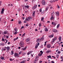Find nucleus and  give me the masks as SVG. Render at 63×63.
Returning a JSON list of instances; mask_svg holds the SVG:
<instances>
[{
	"label": "nucleus",
	"mask_w": 63,
	"mask_h": 63,
	"mask_svg": "<svg viewBox=\"0 0 63 63\" xmlns=\"http://www.w3.org/2000/svg\"><path fill=\"white\" fill-rule=\"evenodd\" d=\"M25 55V53H24L22 54V55Z\"/></svg>",
	"instance_id": "obj_44"
},
{
	"label": "nucleus",
	"mask_w": 63,
	"mask_h": 63,
	"mask_svg": "<svg viewBox=\"0 0 63 63\" xmlns=\"http://www.w3.org/2000/svg\"><path fill=\"white\" fill-rule=\"evenodd\" d=\"M19 45L21 47H24L25 45L24 41H21L19 43Z\"/></svg>",
	"instance_id": "obj_1"
},
{
	"label": "nucleus",
	"mask_w": 63,
	"mask_h": 63,
	"mask_svg": "<svg viewBox=\"0 0 63 63\" xmlns=\"http://www.w3.org/2000/svg\"><path fill=\"white\" fill-rule=\"evenodd\" d=\"M24 18H25L24 17H22V19H23V20L24 19Z\"/></svg>",
	"instance_id": "obj_57"
},
{
	"label": "nucleus",
	"mask_w": 63,
	"mask_h": 63,
	"mask_svg": "<svg viewBox=\"0 0 63 63\" xmlns=\"http://www.w3.org/2000/svg\"><path fill=\"white\" fill-rule=\"evenodd\" d=\"M41 42V39L40 38H38L36 40V42L39 43V42Z\"/></svg>",
	"instance_id": "obj_8"
},
{
	"label": "nucleus",
	"mask_w": 63,
	"mask_h": 63,
	"mask_svg": "<svg viewBox=\"0 0 63 63\" xmlns=\"http://www.w3.org/2000/svg\"><path fill=\"white\" fill-rule=\"evenodd\" d=\"M43 54L40 53H39V54H38V55L39 56H42V54Z\"/></svg>",
	"instance_id": "obj_22"
},
{
	"label": "nucleus",
	"mask_w": 63,
	"mask_h": 63,
	"mask_svg": "<svg viewBox=\"0 0 63 63\" xmlns=\"http://www.w3.org/2000/svg\"><path fill=\"white\" fill-rule=\"evenodd\" d=\"M45 44L44 45V46H45L46 45H47V42H45Z\"/></svg>",
	"instance_id": "obj_43"
},
{
	"label": "nucleus",
	"mask_w": 63,
	"mask_h": 63,
	"mask_svg": "<svg viewBox=\"0 0 63 63\" xmlns=\"http://www.w3.org/2000/svg\"><path fill=\"white\" fill-rule=\"evenodd\" d=\"M1 46H4V44H3V43H1Z\"/></svg>",
	"instance_id": "obj_41"
},
{
	"label": "nucleus",
	"mask_w": 63,
	"mask_h": 63,
	"mask_svg": "<svg viewBox=\"0 0 63 63\" xmlns=\"http://www.w3.org/2000/svg\"><path fill=\"white\" fill-rule=\"evenodd\" d=\"M40 53H42V54H43V51H40Z\"/></svg>",
	"instance_id": "obj_45"
},
{
	"label": "nucleus",
	"mask_w": 63,
	"mask_h": 63,
	"mask_svg": "<svg viewBox=\"0 0 63 63\" xmlns=\"http://www.w3.org/2000/svg\"><path fill=\"white\" fill-rule=\"evenodd\" d=\"M42 4L43 5H46V1L45 0H43L42 1Z\"/></svg>",
	"instance_id": "obj_6"
},
{
	"label": "nucleus",
	"mask_w": 63,
	"mask_h": 63,
	"mask_svg": "<svg viewBox=\"0 0 63 63\" xmlns=\"http://www.w3.org/2000/svg\"><path fill=\"white\" fill-rule=\"evenodd\" d=\"M10 61H13V59H10Z\"/></svg>",
	"instance_id": "obj_48"
},
{
	"label": "nucleus",
	"mask_w": 63,
	"mask_h": 63,
	"mask_svg": "<svg viewBox=\"0 0 63 63\" xmlns=\"http://www.w3.org/2000/svg\"><path fill=\"white\" fill-rule=\"evenodd\" d=\"M19 54H21V53H22L21 51H20L19 52Z\"/></svg>",
	"instance_id": "obj_40"
},
{
	"label": "nucleus",
	"mask_w": 63,
	"mask_h": 63,
	"mask_svg": "<svg viewBox=\"0 0 63 63\" xmlns=\"http://www.w3.org/2000/svg\"><path fill=\"white\" fill-rule=\"evenodd\" d=\"M2 41H4V39L2 38Z\"/></svg>",
	"instance_id": "obj_58"
},
{
	"label": "nucleus",
	"mask_w": 63,
	"mask_h": 63,
	"mask_svg": "<svg viewBox=\"0 0 63 63\" xmlns=\"http://www.w3.org/2000/svg\"><path fill=\"white\" fill-rule=\"evenodd\" d=\"M14 30L15 31V32H17V28H16L14 29Z\"/></svg>",
	"instance_id": "obj_21"
},
{
	"label": "nucleus",
	"mask_w": 63,
	"mask_h": 63,
	"mask_svg": "<svg viewBox=\"0 0 63 63\" xmlns=\"http://www.w3.org/2000/svg\"><path fill=\"white\" fill-rule=\"evenodd\" d=\"M51 52V51L50 50H48L46 52V53H49V52Z\"/></svg>",
	"instance_id": "obj_18"
},
{
	"label": "nucleus",
	"mask_w": 63,
	"mask_h": 63,
	"mask_svg": "<svg viewBox=\"0 0 63 63\" xmlns=\"http://www.w3.org/2000/svg\"><path fill=\"white\" fill-rule=\"evenodd\" d=\"M53 18H54L53 17V16H52L50 18V19H51V20H52V19H53Z\"/></svg>",
	"instance_id": "obj_26"
},
{
	"label": "nucleus",
	"mask_w": 63,
	"mask_h": 63,
	"mask_svg": "<svg viewBox=\"0 0 63 63\" xmlns=\"http://www.w3.org/2000/svg\"><path fill=\"white\" fill-rule=\"evenodd\" d=\"M52 31L53 32H54L55 33L56 32H58L57 30H55V29H53Z\"/></svg>",
	"instance_id": "obj_12"
},
{
	"label": "nucleus",
	"mask_w": 63,
	"mask_h": 63,
	"mask_svg": "<svg viewBox=\"0 0 63 63\" xmlns=\"http://www.w3.org/2000/svg\"><path fill=\"white\" fill-rule=\"evenodd\" d=\"M6 38L7 39H8V38H9V36H6Z\"/></svg>",
	"instance_id": "obj_49"
},
{
	"label": "nucleus",
	"mask_w": 63,
	"mask_h": 63,
	"mask_svg": "<svg viewBox=\"0 0 63 63\" xmlns=\"http://www.w3.org/2000/svg\"><path fill=\"white\" fill-rule=\"evenodd\" d=\"M59 39L60 42V41H61V37L60 36L59 38Z\"/></svg>",
	"instance_id": "obj_20"
},
{
	"label": "nucleus",
	"mask_w": 63,
	"mask_h": 63,
	"mask_svg": "<svg viewBox=\"0 0 63 63\" xmlns=\"http://www.w3.org/2000/svg\"><path fill=\"white\" fill-rule=\"evenodd\" d=\"M26 48H27V46H26L24 48H22L21 49L22 50H25L26 49Z\"/></svg>",
	"instance_id": "obj_10"
},
{
	"label": "nucleus",
	"mask_w": 63,
	"mask_h": 63,
	"mask_svg": "<svg viewBox=\"0 0 63 63\" xmlns=\"http://www.w3.org/2000/svg\"><path fill=\"white\" fill-rule=\"evenodd\" d=\"M4 9L2 8L1 10V14H4Z\"/></svg>",
	"instance_id": "obj_9"
},
{
	"label": "nucleus",
	"mask_w": 63,
	"mask_h": 63,
	"mask_svg": "<svg viewBox=\"0 0 63 63\" xmlns=\"http://www.w3.org/2000/svg\"><path fill=\"white\" fill-rule=\"evenodd\" d=\"M26 26H27V27H28V24H26Z\"/></svg>",
	"instance_id": "obj_47"
},
{
	"label": "nucleus",
	"mask_w": 63,
	"mask_h": 63,
	"mask_svg": "<svg viewBox=\"0 0 63 63\" xmlns=\"http://www.w3.org/2000/svg\"><path fill=\"white\" fill-rule=\"evenodd\" d=\"M18 33V32H15L14 33V35H16V34H17V33Z\"/></svg>",
	"instance_id": "obj_34"
},
{
	"label": "nucleus",
	"mask_w": 63,
	"mask_h": 63,
	"mask_svg": "<svg viewBox=\"0 0 63 63\" xmlns=\"http://www.w3.org/2000/svg\"><path fill=\"white\" fill-rule=\"evenodd\" d=\"M30 39H29V38H27V39H26V41L27 42H29V41H30Z\"/></svg>",
	"instance_id": "obj_13"
},
{
	"label": "nucleus",
	"mask_w": 63,
	"mask_h": 63,
	"mask_svg": "<svg viewBox=\"0 0 63 63\" xmlns=\"http://www.w3.org/2000/svg\"><path fill=\"white\" fill-rule=\"evenodd\" d=\"M32 9H33V10H34V9H36V8H35V7L34 6L33 7H32Z\"/></svg>",
	"instance_id": "obj_42"
},
{
	"label": "nucleus",
	"mask_w": 63,
	"mask_h": 63,
	"mask_svg": "<svg viewBox=\"0 0 63 63\" xmlns=\"http://www.w3.org/2000/svg\"><path fill=\"white\" fill-rule=\"evenodd\" d=\"M49 38H52L53 37V35H50L49 36Z\"/></svg>",
	"instance_id": "obj_24"
},
{
	"label": "nucleus",
	"mask_w": 63,
	"mask_h": 63,
	"mask_svg": "<svg viewBox=\"0 0 63 63\" xmlns=\"http://www.w3.org/2000/svg\"><path fill=\"white\" fill-rule=\"evenodd\" d=\"M39 11L40 13H41L42 12V8H41L39 10Z\"/></svg>",
	"instance_id": "obj_35"
},
{
	"label": "nucleus",
	"mask_w": 63,
	"mask_h": 63,
	"mask_svg": "<svg viewBox=\"0 0 63 63\" xmlns=\"http://www.w3.org/2000/svg\"><path fill=\"white\" fill-rule=\"evenodd\" d=\"M44 19V17H42L41 19V21H43Z\"/></svg>",
	"instance_id": "obj_33"
},
{
	"label": "nucleus",
	"mask_w": 63,
	"mask_h": 63,
	"mask_svg": "<svg viewBox=\"0 0 63 63\" xmlns=\"http://www.w3.org/2000/svg\"><path fill=\"white\" fill-rule=\"evenodd\" d=\"M50 2L51 3H52V2H53V1L52 0H51L50 1Z\"/></svg>",
	"instance_id": "obj_55"
},
{
	"label": "nucleus",
	"mask_w": 63,
	"mask_h": 63,
	"mask_svg": "<svg viewBox=\"0 0 63 63\" xmlns=\"http://www.w3.org/2000/svg\"><path fill=\"white\" fill-rule=\"evenodd\" d=\"M26 62V60H24L22 61V63H25V62Z\"/></svg>",
	"instance_id": "obj_31"
},
{
	"label": "nucleus",
	"mask_w": 63,
	"mask_h": 63,
	"mask_svg": "<svg viewBox=\"0 0 63 63\" xmlns=\"http://www.w3.org/2000/svg\"><path fill=\"white\" fill-rule=\"evenodd\" d=\"M38 45H36L35 47V49H37V48H38Z\"/></svg>",
	"instance_id": "obj_27"
},
{
	"label": "nucleus",
	"mask_w": 63,
	"mask_h": 63,
	"mask_svg": "<svg viewBox=\"0 0 63 63\" xmlns=\"http://www.w3.org/2000/svg\"><path fill=\"white\" fill-rule=\"evenodd\" d=\"M47 58H50L51 57V56L49 55L48 56H47Z\"/></svg>",
	"instance_id": "obj_29"
},
{
	"label": "nucleus",
	"mask_w": 63,
	"mask_h": 63,
	"mask_svg": "<svg viewBox=\"0 0 63 63\" xmlns=\"http://www.w3.org/2000/svg\"><path fill=\"white\" fill-rule=\"evenodd\" d=\"M28 1V0H25L24 1L25 2H27Z\"/></svg>",
	"instance_id": "obj_62"
},
{
	"label": "nucleus",
	"mask_w": 63,
	"mask_h": 63,
	"mask_svg": "<svg viewBox=\"0 0 63 63\" xmlns=\"http://www.w3.org/2000/svg\"><path fill=\"white\" fill-rule=\"evenodd\" d=\"M30 54L28 52V53H27V54L28 55H29Z\"/></svg>",
	"instance_id": "obj_59"
},
{
	"label": "nucleus",
	"mask_w": 63,
	"mask_h": 63,
	"mask_svg": "<svg viewBox=\"0 0 63 63\" xmlns=\"http://www.w3.org/2000/svg\"><path fill=\"white\" fill-rule=\"evenodd\" d=\"M31 18L32 19V17H28L27 18H26V19L25 20H27V21H30V19Z\"/></svg>",
	"instance_id": "obj_2"
},
{
	"label": "nucleus",
	"mask_w": 63,
	"mask_h": 63,
	"mask_svg": "<svg viewBox=\"0 0 63 63\" xmlns=\"http://www.w3.org/2000/svg\"><path fill=\"white\" fill-rule=\"evenodd\" d=\"M44 36H43V37L42 38V40H44Z\"/></svg>",
	"instance_id": "obj_30"
},
{
	"label": "nucleus",
	"mask_w": 63,
	"mask_h": 63,
	"mask_svg": "<svg viewBox=\"0 0 63 63\" xmlns=\"http://www.w3.org/2000/svg\"><path fill=\"white\" fill-rule=\"evenodd\" d=\"M31 56L32 57H33V55L32 54H31Z\"/></svg>",
	"instance_id": "obj_56"
},
{
	"label": "nucleus",
	"mask_w": 63,
	"mask_h": 63,
	"mask_svg": "<svg viewBox=\"0 0 63 63\" xmlns=\"http://www.w3.org/2000/svg\"><path fill=\"white\" fill-rule=\"evenodd\" d=\"M1 59L2 60H5V59H4V57H2V56H1L0 57Z\"/></svg>",
	"instance_id": "obj_19"
},
{
	"label": "nucleus",
	"mask_w": 63,
	"mask_h": 63,
	"mask_svg": "<svg viewBox=\"0 0 63 63\" xmlns=\"http://www.w3.org/2000/svg\"><path fill=\"white\" fill-rule=\"evenodd\" d=\"M45 31H46V32H47L48 31V29L47 28H45Z\"/></svg>",
	"instance_id": "obj_15"
},
{
	"label": "nucleus",
	"mask_w": 63,
	"mask_h": 63,
	"mask_svg": "<svg viewBox=\"0 0 63 63\" xmlns=\"http://www.w3.org/2000/svg\"><path fill=\"white\" fill-rule=\"evenodd\" d=\"M42 26V25L41 24V23H39V27H41V26Z\"/></svg>",
	"instance_id": "obj_38"
},
{
	"label": "nucleus",
	"mask_w": 63,
	"mask_h": 63,
	"mask_svg": "<svg viewBox=\"0 0 63 63\" xmlns=\"http://www.w3.org/2000/svg\"><path fill=\"white\" fill-rule=\"evenodd\" d=\"M59 26H60V24H59L57 26V28H58L59 27Z\"/></svg>",
	"instance_id": "obj_28"
},
{
	"label": "nucleus",
	"mask_w": 63,
	"mask_h": 63,
	"mask_svg": "<svg viewBox=\"0 0 63 63\" xmlns=\"http://www.w3.org/2000/svg\"><path fill=\"white\" fill-rule=\"evenodd\" d=\"M10 47H9L8 46L7 47V49L8 50H10Z\"/></svg>",
	"instance_id": "obj_23"
},
{
	"label": "nucleus",
	"mask_w": 63,
	"mask_h": 63,
	"mask_svg": "<svg viewBox=\"0 0 63 63\" xmlns=\"http://www.w3.org/2000/svg\"><path fill=\"white\" fill-rule=\"evenodd\" d=\"M59 8H60V7H59V6H58V8L59 9Z\"/></svg>",
	"instance_id": "obj_61"
},
{
	"label": "nucleus",
	"mask_w": 63,
	"mask_h": 63,
	"mask_svg": "<svg viewBox=\"0 0 63 63\" xmlns=\"http://www.w3.org/2000/svg\"><path fill=\"white\" fill-rule=\"evenodd\" d=\"M56 15L57 16H59V12L58 11L56 12Z\"/></svg>",
	"instance_id": "obj_7"
},
{
	"label": "nucleus",
	"mask_w": 63,
	"mask_h": 63,
	"mask_svg": "<svg viewBox=\"0 0 63 63\" xmlns=\"http://www.w3.org/2000/svg\"><path fill=\"white\" fill-rule=\"evenodd\" d=\"M56 39H57V37H55L53 38V39L52 40V41L51 42L52 43H53L56 40Z\"/></svg>",
	"instance_id": "obj_4"
},
{
	"label": "nucleus",
	"mask_w": 63,
	"mask_h": 63,
	"mask_svg": "<svg viewBox=\"0 0 63 63\" xmlns=\"http://www.w3.org/2000/svg\"><path fill=\"white\" fill-rule=\"evenodd\" d=\"M18 38V37H17L16 38L14 39V41H16V40H17Z\"/></svg>",
	"instance_id": "obj_25"
},
{
	"label": "nucleus",
	"mask_w": 63,
	"mask_h": 63,
	"mask_svg": "<svg viewBox=\"0 0 63 63\" xmlns=\"http://www.w3.org/2000/svg\"><path fill=\"white\" fill-rule=\"evenodd\" d=\"M11 52L12 53L11 55H13V54H14V52H13V51H11Z\"/></svg>",
	"instance_id": "obj_32"
},
{
	"label": "nucleus",
	"mask_w": 63,
	"mask_h": 63,
	"mask_svg": "<svg viewBox=\"0 0 63 63\" xmlns=\"http://www.w3.org/2000/svg\"><path fill=\"white\" fill-rule=\"evenodd\" d=\"M56 1V0H53V2H55Z\"/></svg>",
	"instance_id": "obj_53"
},
{
	"label": "nucleus",
	"mask_w": 63,
	"mask_h": 63,
	"mask_svg": "<svg viewBox=\"0 0 63 63\" xmlns=\"http://www.w3.org/2000/svg\"><path fill=\"white\" fill-rule=\"evenodd\" d=\"M32 51H29L28 53L30 54L31 53H32Z\"/></svg>",
	"instance_id": "obj_39"
},
{
	"label": "nucleus",
	"mask_w": 63,
	"mask_h": 63,
	"mask_svg": "<svg viewBox=\"0 0 63 63\" xmlns=\"http://www.w3.org/2000/svg\"><path fill=\"white\" fill-rule=\"evenodd\" d=\"M50 9H52V7L51 6L50 7Z\"/></svg>",
	"instance_id": "obj_60"
},
{
	"label": "nucleus",
	"mask_w": 63,
	"mask_h": 63,
	"mask_svg": "<svg viewBox=\"0 0 63 63\" xmlns=\"http://www.w3.org/2000/svg\"><path fill=\"white\" fill-rule=\"evenodd\" d=\"M25 8H27V9H28L29 8V6L28 5H26V6H25Z\"/></svg>",
	"instance_id": "obj_17"
},
{
	"label": "nucleus",
	"mask_w": 63,
	"mask_h": 63,
	"mask_svg": "<svg viewBox=\"0 0 63 63\" xmlns=\"http://www.w3.org/2000/svg\"><path fill=\"white\" fill-rule=\"evenodd\" d=\"M7 33H8V32L7 31H5L4 32V34H7Z\"/></svg>",
	"instance_id": "obj_16"
},
{
	"label": "nucleus",
	"mask_w": 63,
	"mask_h": 63,
	"mask_svg": "<svg viewBox=\"0 0 63 63\" xmlns=\"http://www.w3.org/2000/svg\"><path fill=\"white\" fill-rule=\"evenodd\" d=\"M19 22H18V23L19 24H20L21 23V21H18Z\"/></svg>",
	"instance_id": "obj_46"
},
{
	"label": "nucleus",
	"mask_w": 63,
	"mask_h": 63,
	"mask_svg": "<svg viewBox=\"0 0 63 63\" xmlns=\"http://www.w3.org/2000/svg\"><path fill=\"white\" fill-rule=\"evenodd\" d=\"M35 11H34L33 12L32 16H35Z\"/></svg>",
	"instance_id": "obj_14"
},
{
	"label": "nucleus",
	"mask_w": 63,
	"mask_h": 63,
	"mask_svg": "<svg viewBox=\"0 0 63 63\" xmlns=\"http://www.w3.org/2000/svg\"><path fill=\"white\" fill-rule=\"evenodd\" d=\"M34 7L35 8V9L37 8V5H35Z\"/></svg>",
	"instance_id": "obj_37"
},
{
	"label": "nucleus",
	"mask_w": 63,
	"mask_h": 63,
	"mask_svg": "<svg viewBox=\"0 0 63 63\" xmlns=\"http://www.w3.org/2000/svg\"><path fill=\"white\" fill-rule=\"evenodd\" d=\"M18 49H20V47H18Z\"/></svg>",
	"instance_id": "obj_64"
},
{
	"label": "nucleus",
	"mask_w": 63,
	"mask_h": 63,
	"mask_svg": "<svg viewBox=\"0 0 63 63\" xmlns=\"http://www.w3.org/2000/svg\"><path fill=\"white\" fill-rule=\"evenodd\" d=\"M56 25V23L54 22V26H55Z\"/></svg>",
	"instance_id": "obj_36"
},
{
	"label": "nucleus",
	"mask_w": 63,
	"mask_h": 63,
	"mask_svg": "<svg viewBox=\"0 0 63 63\" xmlns=\"http://www.w3.org/2000/svg\"><path fill=\"white\" fill-rule=\"evenodd\" d=\"M51 62H52V63H54V62L53 61H52Z\"/></svg>",
	"instance_id": "obj_63"
},
{
	"label": "nucleus",
	"mask_w": 63,
	"mask_h": 63,
	"mask_svg": "<svg viewBox=\"0 0 63 63\" xmlns=\"http://www.w3.org/2000/svg\"><path fill=\"white\" fill-rule=\"evenodd\" d=\"M47 47L48 48H50V47H51V45H50V44H48L47 45Z\"/></svg>",
	"instance_id": "obj_11"
},
{
	"label": "nucleus",
	"mask_w": 63,
	"mask_h": 63,
	"mask_svg": "<svg viewBox=\"0 0 63 63\" xmlns=\"http://www.w3.org/2000/svg\"><path fill=\"white\" fill-rule=\"evenodd\" d=\"M47 9H48V7H47L46 8L45 11H47Z\"/></svg>",
	"instance_id": "obj_51"
},
{
	"label": "nucleus",
	"mask_w": 63,
	"mask_h": 63,
	"mask_svg": "<svg viewBox=\"0 0 63 63\" xmlns=\"http://www.w3.org/2000/svg\"><path fill=\"white\" fill-rule=\"evenodd\" d=\"M35 59V63H36V62L37 61H38V59H39V57L37 56H36Z\"/></svg>",
	"instance_id": "obj_3"
},
{
	"label": "nucleus",
	"mask_w": 63,
	"mask_h": 63,
	"mask_svg": "<svg viewBox=\"0 0 63 63\" xmlns=\"http://www.w3.org/2000/svg\"><path fill=\"white\" fill-rule=\"evenodd\" d=\"M23 28H24V27H23V26L21 28V29H22Z\"/></svg>",
	"instance_id": "obj_54"
},
{
	"label": "nucleus",
	"mask_w": 63,
	"mask_h": 63,
	"mask_svg": "<svg viewBox=\"0 0 63 63\" xmlns=\"http://www.w3.org/2000/svg\"><path fill=\"white\" fill-rule=\"evenodd\" d=\"M14 56L15 57H19V55H18V54L16 53H15L14 54Z\"/></svg>",
	"instance_id": "obj_5"
},
{
	"label": "nucleus",
	"mask_w": 63,
	"mask_h": 63,
	"mask_svg": "<svg viewBox=\"0 0 63 63\" xmlns=\"http://www.w3.org/2000/svg\"><path fill=\"white\" fill-rule=\"evenodd\" d=\"M25 34V33L23 34L22 35V37H24V35Z\"/></svg>",
	"instance_id": "obj_50"
},
{
	"label": "nucleus",
	"mask_w": 63,
	"mask_h": 63,
	"mask_svg": "<svg viewBox=\"0 0 63 63\" xmlns=\"http://www.w3.org/2000/svg\"><path fill=\"white\" fill-rule=\"evenodd\" d=\"M61 52L60 51H58V53H60Z\"/></svg>",
	"instance_id": "obj_52"
}]
</instances>
